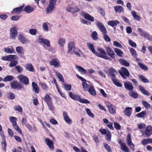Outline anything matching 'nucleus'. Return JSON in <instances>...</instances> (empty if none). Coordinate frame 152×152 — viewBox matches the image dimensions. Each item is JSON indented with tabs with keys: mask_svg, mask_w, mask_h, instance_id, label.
<instances>
[{
	"mask_svg": "<svg viewBox=\"0 0 152 152\" xmlns=\"http://www.w3.org/2000/svg\"><path fill=\"white\" fill-rule=\"evenodd\" d=\"M45 140L46 143L48 146L51 149H53V145L52 141L47 138H45Z\"/></svg>",
	"mask_w": 152,
	"mask_h": 152,
	"instance_id": "obj_24",
	"label": "nucleus"
},
{
	"mask_svg": "<svg viewBox=\"0 0 152 152\" xmlns=\"http://www.w3.org/2000/svg\"><path fill=\"white\" fill-rule=\"evenodd\" d=\"M17 58V56L16 55H10L2 57L1 58V59L3 60L12 61L16 59Z\"/></svg>",
	"mask_w": 152,
	"mask_h": 152,
	"instance_id": "obj_6",
	"label": "nucleus"
},
{
	"mask_svg": "<svg viewBox=\"0 0 152 152\" xmlns=\"http://www.w3.org/2000/svg\"><path fill=\"white\" fill-rule=\"evenodd\" d=\"M26 67L27 70L28 71L33 72L34 71V69L31 64H27Z\"/></svg>",
	"mask_w": 152,
	"mask_h": 152,
	"instance_id": "obj_37",
	"label": "nucleus"
},
{
	"mask_svg": "<svg viewBox=\"0 0 152 152\" xmlns=\"http://www.w3.org/2000/svg\"><path fill=\"white\" fill-rule=\"evenodd\" d=\"M112 80L113 83L115 86L119 87H121L122 86V84H121L119 81L117 79L112 78Z\"/></svg>",
	"mask_w": 152,
	"mask_h": 152,
	"instance_id": "obj_44",
	"label": "nucleus"
},
{
	"mask_svg": "<svg viewBox=\"0 0 152 152\" xmlns=\"http://www.w3.org/2000/svg\"><path fill=\"white\" fill-rule=\"evenodd\" d=\"M138 31L139 32L141 36L146 37L148 36V34L147 32L142 31L141 28H138Z\"/></svg>",
	"mask_w": 152,
	"mask_h": 152,
	"instance_id": "obj_35",
	"label": "nucleus"
},
{
	"mask_svg": "<svg viewBox=\"0 0 152 152\" xmlns=\"http://www.w3.org/2000/svg\"><path fill=\"white\" fill-rule=\"evenodd\" d=\"M37 41L38 42L44 44L48 47H50V42L47 39L39 37L38 38Z\"/></svg>",
	"mask_w": 152,
	"mask_h": 152,
	"instance_id": "obj_8",
	"label": "nucleus"
},
{
	"mask_svg": "<svg viewBox=\"0 0 152 152\" xmlns=\"http://www.w3.org/2000/svg\"><path fill=\"white\" fill-rule=\"evenodd\" d=\"M23 6H21L19 7L15 8L13 9V10L11 12L12 13H14V12L17 13L18 14H19L23 11Z\"/></svg>",
	"mask_w": 152,
	"mask_h": 152,
	"instance_id": "obj_33",
	"label": "nucleus"
},
{
	"mask_svg": "<svg viewBox=\"0 0 152 152\" xmlns=\"http://www.w3.org/2000/svg\"><path fill=\"white\" fill-rule=\"evenodd\" d=\"M66 10L68 12L71 13L76 12L80 11V9L79 8L77 7H74L71 5H69L67 6L66 8Z\"/></svg>",
	"mask_w": 152,
	"mask_h": 152,
	"instance_id": "obj_13",
	"label": "nucleus"
},
{
	"mask_svg": "<svg viewBox=\"0 0 152 152\" xmlns=\"http://www.w3.org/2000/svg\"><path fill=\"white\" fill-rule=\"evenodd\" d=\"M107 52L108 55L112 58H115L114 53L110 48L109 47H107L105 48Z\"/></svg>",
	"mask_w": 152,
	"mask_h": 152,
	"instance_id": "obj_18",
	"label": "nucleus"
},
{
	"mask_svg": "<svg viewBox=\"0 0 152 152\" xmlns=\"http://www.w3.org/2000/svg\"><path fill=\"white\" fill-rule=\"evenodd\" d=\"M15 129L20 134H21L22 133V131L19 127L17 125V124L13 125Z\"/></svg>",
	"mask_w": 152,
	"mask_h": 152,
	"instance_id": "obj_56",
	"label": "nucleus"
},
{
	"mask_svg": "<svg viewBox=\"0 0 152 152\" xmlns=\"http://www.w3.org/2000/svg\"><path fill=\"white\" fill-rule=\"evenodd\" d=\"M82 15L85 19L88 21L93 22L94 20V18L88 13L83 12H82Z\"/></svg>",
	"mask_w": 152,
	"mask_h": 152,
	"instance_id": "obj_17",
	"label": "nucleus"
},
{
	"mask_svg": "<svg viewBox=\"0 0 152 152\" xmlns=\"http://www.w3.org/2000/svg\"><path fill=\"white\" fill-rule=\"evenodd\" d=\"M124 85L125 88L127 90L132 91L133 89V86L130 82H125L124 83Z\"/></svg>",
	"mask_w": 152,
	"mask_h": 152,
	"instance_id": "obj_25",
	"label": "nucleus"
},
{
	"mask_svg": "<svg viewBox=\"0 0 152 152\" xmlns=\"http://www.w3.org/2000/svg\"><path fill=\"white\" fill-rule=\"evenodd\" d=\"M66 39L63 38H59L58 40V43L59 45L63 47L65 43Z\"/></svg>",
	"mask_w": 152,
	"mask_h": 152,
	"instance_id": "obj_39",
	"label": "nucleus"
},
{
	"mask_svg": "<svg viewBox=\"0 0 152 152\" xmlns=\"http://www.w3.org/2000/svg\"><path fill=\"white\" fill-rule=\"evenodd\" d=\"M129 95L130 96L134 97L135 98H137L138 96V95L137 93L133 91H130L129 93Z\"/></svg>",
	"mask_w": 152,
	"mask_h": 152,
	"instance_id": "obj_49",
	"label": "nucleus"
},
{
	"mask_svg": "<svg viewBox=\"0 0 152 152\" xmlns=\"http://www.w3.org/2000/svg\"><path fill=\"white\" fill-rule=\"evenodd\" d=\"M14 78V77L12 75H7L6 76L3 80V81L4 82L7 81H11Z\"/></svg>",
	"mask_w": 152,
	"mask_h": 152,
	"instance_id": "obj_46",
	"label": "nucleus"
},
{
	"mask_svg": "<svg viewBox=\"0 0 152 152\" xmlns=\"http://www.w3.org/2000/svg\"><path fill=\"white\" fill-rule=\"evenodd\" d=\"M18 77L20 82H23L25 85L28 84L29 83L28 78L22 74L19 75Z\"/></svg>",
	"mask_w": 152,
	"mask_h": 152,
	"instance_id": "obj_9",
	"label": "nucleus"
},
{
	"mask_svg": "<svg viewBox=\"0 0 152 152\" xmlns=\"http://www.w3.org/2000/svg\"><path fill=\"white\" fill-rule=\"evenodd\" d=\"M118 142L120 145L121 149L124 152H129V148L126 146L125 143L122 142L121 140H119Z\"/></svg>",
	"mask_w": 152,
	"mask_h": 152,
	"instance_id": "obj_7",
	"label": "nucleus"
},
{
	"mask_svg": "<svg viewBox=\"0 0 152 152\" xmlns=\"http://www.w3.org/2000/svg\"><path fill=\"white\" fill-rule=\"evenodd\" d=\"M132 112V109L131 107H127L124 111V113L125 115L129 117L131 116Z\"/></svg>",
	"mask_w": 152,
	"mask_h": 152,
	"instance_id": "obj_26",
	"label": "nucleus"
},
{
	"mask_svg": "<svg viewBox=\"0 0 152 152\" xmlns=\"http://www.w3.org/2000/svg\"><path fill=\"white\" fill-rule=\"evenodd\" d=\"M106 105L111 114H113L115 113L116 107L114 105L108 102L106 103Z\"/></svg>",
	"mask_w": 152,
	"mask_h": 152,
	"instance_id": "obj_12",
	"label": "nucleus"
},
{
	"mask_svg": "<svg viewBox=\"0 0 152 152\" xmlns=\"http://www.w3.org/2000/svg\"><path fill=\"white\" fill-rule=\"evenodd\" d=\"M10 86L13 89L17 88L20 89L23 88L21 85H20L17 81H13L10 83Z\"/></svg>",
	"mask_w": 152,
	"mask_h": 152,
	"instance_id": "obj_14",
	"label": "nucleus"
},
{
	"mask_svg": "<svg viewBox=\"0 0 152 152\" xmlns=\"http://www.w3.org/2000/svg\"><path fill=\"white\" fill-rule=\"evenodd\" d=\"M18 64L17 61H11L9 64V66L10 67H13L15 66Z\"/></svg>",
	"mask_w": 152,
	"mask_h": 152,
	"instance_id": "obj_61",
	"label": "nucleus"
},
{
	"mask_svg": "<svg viewBox=\"0 0 152 152\" xmlns=\"http://www.w3.org/2000/svg\"><path fill=\"white\" fill-rule=\"evenodd\" d=\"M118 72L120 75L124 78H126V77H128L130 75L128 70L125 67H122L120 69L118 70Z\"/></svg>",
	"mask_w": 152,
	"mask_h": 152,
	"instance_id": "obj_3",
	"label": "nucleus"
},
{
	"mask_svg": "<svg viewBox=\"0 0 152 152\" xmlns=\"http://www.w3.org/2000/svg\"><path fill=\"white\" fill-rule=\"evenodd\" d=\"M51 98L50 97V95L48 94H46L44 97V100L46 102L48 107H50L51 106Z\"/></svg>",
	"mask_w": 152,
	"mask_h": 152,
	"instance_id": "obj_22",
	"label": "nucleus"
},
{
	"mask_svg": "<svg viewBox=\"0 0 152 152\" xmlns=\"http://www.w3.org/2000/svg\"><path fill=\"white\" fill-rule=\"evenodd\" d=\"M119 61L121 64L126 66H128L129 65V63L125 60L121 59L119 60Z\"/></svg>",
	"mask_w": 152,
	"mask_h": 152,
	"instance_id": "obj_41",
	"label": "nucleus"
},
{
	"mask_svg": "<svg viewBox=\"0 0 152 152\" xmlns=\"http://www.w3.org/2000/svg\"><path fill=\"white\" fill-rule=\"evenodd\" d=\"M146 115V112L145 111H142L141 113L137 114V116L138 117L142 118L145 117Z\"/></svg>",
	"mask_w": 152,
	"mask_h": 152,
	"instance_id": "obj_58",
	"label": "nucleus"
},
{
	"mask_svg": "<svg viewBox=\"0 0 152 152\" xmlns=\"http://www.w3.org/2000/svg\"><path fill=\"white\" fill-rule=\"evenodd\" d=\"M82 15L85 19L88 21L93 22L94 20V18L88 13L83 12H82Z\"/></svg>",
	"mask_w": 152,
	"mask_h": 152,
	"instance_id": "obj_16",
	"label": "nucleus"
},
{
	"mask_svg": "<svg viewBox=\"0 0 152 152\" xmlns=\"http://www.w3.org/2000/svg\"><path fill=\"white\" fill-rule=\"evenodd\" d=\"M138 87L139 90L142 94L146 96L149 95L150 93L146 90L143 86L139 85Z\"/></svg>",
	"mask_w": 152,
	"mask_h": 152,
	"instance_id": "obj_23",
	"label": "nucleus"
},
{
	"mask_svg": "<svg viewBox=\"0 0 152 152\" xmlns=\"http://www.w3.org/2000/svg\"><path fill=\"white\" fill-rule=\"evenodd\" d=\"M115 11L116 12L121 13L124 12V10L123 7L117 5L114 7Z\"/></svg>",
	"mask_w": 152,
	"mask_h": 152,
	"instance_id": "obj_31",
	"label": "nucleus"
},
{
	"mask_svg": "<svg viewBox=\"0 0 152 152\" xmlns=\"http://www.w3.org/2000/svg\"><path fill=\"white\" fill-rule=\"evenodd\" d=\"M96 25L99 30L103 34H106L107 31L104 26L103 23L99 21L96 22Z\"/></svg>",
	"mask_w": 152,
	"mask_h": 152,
	"instance_id": "obj_5",
	"label": "nucleus"
},
{
	"mask_svg": "<svg viewBox=\"0 0 152 152\" xmlns=\"http://www.w3.org/2000/svg\"><path fill=\"white\" fill-rule=\"evenodd\" d=\"M88 92L93 96H94L96 94V93L95 90L93 87L91 86L87 90Z\"/></svg>",
	"mask_w": 152,
	"mask_h": 152,
	"instance_id": "obj_45",
	"label": "nucleus"
},
{
	"mask_svg": "<svg viewBox=\"0 0 152 152\" xmlns=\"http://www.w3.org/2000/svg\"><path fill=\"white\" fill-rule=\"evenodd\" d=\"M23 10L27 13H29L34 11V9L32 7L28 6L24 8Z\"/></svg>",
	"mask_w": 152,
	"mask_h": 152,
	"instance_id": "obj_36",
	"label": "nucleus"
},
{
	"mask_svg": "<svg viewBox=\"0 0 152 152\" xmlns=\"http://www.w3.org/2000/svg\"><path fill=\"white\" fill-rule=\"evenodd\" d=\"M63 115L64 120L66 123L69 124L72 123V121L71 119L69 118L66 112H64Z\"/></svg>",
	"mask_w": 152,
	"mask_h": 152,
	"instance_id": "obj_20",
	"label": "nucleus"
},
{
	"mask_svg": "<svg viewBox=\"0 0 152 152\" xmlns=\"http://www.w3.org/2000/svg\"><path fill=\"white\" fill-rule=\"evenodd\" d=\"M142 102L143 104L146 108L148 109L150 107V104L146 101H142Z\"/></svg>",
	"mask_w": 152,
	"mask_h": 152,
	"instance_id": "obj_62",
	"label": "nucleus"
},
{
	"mask_svg": "<svg viewBox=\"0 0 152 152\" xmlns=\"http://www.w3.org/2000/svg\"><path fill=\"white\" fill-rule=\"evenodd\" d=\"M129 50L132 56L134 58L136 57L137 53L136 51L132 48H130Z\"/></svg>",
	"mask_w": 152,
	"mask_h": 152,
	"instance_id": "obj_54",
	"label": "nucleus"
},
{
	"mask_svg": "<svg viewBox=\"0 0 152 152\" xmlns=\"http://www.w3.org/2000/svg\"><path fill=\"white\" fill-rule=\"evenodd\" d=\"M18 34V32L16 27H13L10 29V37L11 39H15L17 36Z\"/></svg>",
	"mask_w": 152,
	"mask_h": 152,
	"instance_id": "obj_4",
	"label": "nucleus"
},
{
	"mask_svg": "<svg viewBox=\"0 0 152 152\" xmlns=\"http://www.w3.org/2000/svg\"><path fill=\"white\" fill-rule=\"evenodd\" d=\"M111 134L110 132L107 130L105 136L106 140L108 141H110L111 140Z\"/></svg>",
	"mask_w": 152,
	"mask_h": 152,
	"instance_id": "obj_47",
	"label": "nucleus"
},
{
	"mask_svg": "<svg viewBox=\"0 0 152 152\" xmlns=\"http://www.w3.org/2000/svg\"><path fill=\"white\" fill-rule=\"evenodd\" d=\"M138 64L141 69L145 71H147L148 70V68L145 65L140 62L138 63Z\"/></svg>",
	"mask_w": 152,
	"mask_h": 152,
	"instance_id": "obj_53",
	"label": "nucleus"
},
{
	"mask_svg": "<svg viewBox=\"0 0 152 152\" xmlns=\"http://www.w3.org/2000/svg\"><path fill=\"white\" fill-rule=\"evenodd\" d=\"M72 86L71 85L64 84V88L67 91H70L71 89Z\"/></svg>",
	"mask_w": 152,
	"mask_h": 152,
	"instance_id": "obj_63",
	"label": "nucleus"
},
{
	"mask_svg": "<svg viewBox=\"0 0 152 152\" xmlns=\"http://www.w3.org/2000/svg\"><path fill=\"white\" fill-rule=\"evenodd\" d=\"M114 51L119 56H123L124 53L121 50L117 48H115L114 49Z\"/></svg>",
	"mask_w": 152,
	"mask_h": 152,
	"instance_id": "obj_40",
	"label": "nucleus"
},
{
	"mask_svg": "<svg viewBox=\"0 0 152 152\" xmlns=\"http://www.w3.org/2000/svg\"><path fill=\"white\" fill-rule=\"evenodd\" d=\"M76 68L81 73V74L84 75L86 73V70L83 67L78 65L76 66Z\"/></svg>",
	"mask_w": 152,
	"mask_h": 152,
	"instance_id": "obj_27",
	"label": "nucleus"
},
{
	"mask_svg": "<svg viewBox=\"0 0 152 152\" xmlns=\"http://www.w3.org/2000/svg\"><path fill=\"white\" fill-rule=\"evenodd\" d=\"M145 134L147 137H148L152 134V126L151 125L148 126L145 130Z\"/></svg>",
	"mask_w": 152,
	"mask_h": 152,
	"instance_id": "obj_21",
	"label": "nucleus"
},
{
	"mask_svg": "<svg viewBox=\"0 0 152 152\" xmlns=\"http://www.w3.org/2000/svg\"><path fill=\"white\" fill-rule=\"evenodd\" d=\"M97 33L96 31H94L91 34L92 38L94 40H97L98 39L97 37Z\"/></svg>",
	"mask_w": 152,
	"mask_h": 152,
	"instance_id": "obj_60",
	"label": "nucleus"
},
{
	"mask_svg": "<svg viewBox=\"0 0 152 152\" xmlns=\"http://www.w3.org/2000/svg\"><path fill=\"white\" fill-rule=\"evenodd\" d=\"M138 77L141 81L144 83H148L149 80L145 77L142 75H138Z\"/></svg>",
	"mask_w": 152,
	"mask_h": 152,
	"instance_id": "obj_42",
	"label": "nucleus"
},
{
	"mask_svg": "<svg viewBox=\"0 0 152 152\" xmlns=\"http://www.w3.org/2000/svg\"><path fill=\"white\" fill-rule=\"evenodd\" d=\"M131 14L134 18L137 21H139L140 20V17L138 15L136 14V12L134 11H132Z\"/></svg>",
	"mask_w": 152,
	"mask_h": 152,
	"instance_id": "obj_43",
	"label": "nucleus"
},
{
	"mask_svg": "<svg viewBox=\"0 0 152 152\" xmlns=\"http://www.w3.org/2000/svg\"><path fill=\"white\" fill-rule=\"evenodd\" d=\"M120 22L117 20H110L108 22L107 24L108 25L112 27L115 26L117 24H119Z\"/></svg>",
	"mask_w": 152,
	"mask_h": 152,
	"instance_id": "obj_28",
	"label": "nucleus"
},
{
	"mask_svg": "<svg viewBox=\"0 0 152 152\" xmlns=\"http://www.w3.org/2000/svg\"><path fill=\"white\" fill-rule=\"evenodd\" d=\"M50 64L56 67L60 66L59 61L57 58H54L49 62Z\"/></svg>",
	"mask_w": 152,
	"mask_h": 152,
	"instance_id": "obj_15",
	"label": "nucleus"
},
{
	"mask_svg": "<svg viewBox=\"0 0 152 152\" xmlns=\"http://www.w3.org/2000/svg\"><path fill=\"white\" fill-rule=\"evenodd\" d=\"M18 38L20 42L23 44H25L27 43H28L29 41L28 39H26L24 36L22 34H19Z\"/></svg>",
	"mask_w": 152,
	"mask_h": 152,
	"instance_id": "obj_11",
	"label": "nucleus"
},
{
	"mask_svg": "<svg viewBox=\"0 0 152 152\" xmlns=\"http://www.w3.org/2000/svg\"><path fill=\"white\" fill-rule=\"evenodd\" d=\"M87 45L88 49L91 50L94 54L95 53L96 51L95 50L94 48V44L92 43H88L87 44Z\"/></svg>",
	"mask_w": 152,
	"mask_h": 152,
	"instance_id": "obj_29",
	"label": "nucleus"
},
{
	"mask_svg": "<svg viewBox=\"0 0 152 152\" xmlns=\"http://www.w3.org/2000/svg\"><path fill=\"white\" fill-rule=\"evenodd\" d=\"M56 0H49V4L47 8L46 12L49 14L52 12L55 8Z\"/></svg>",
	"mask_w": 152,
	"mask_h": 152,
	"instance_id": "obj_2",
	"label": "nucleus"
},
{
	"mask_svg": "<svg viewBox=\"0 0 152 152\" xmlns=\"http://www.w3.org/2000/svg\"><path fill=\"white\" fill-rule=\"evenodd\" d=\"M126 142L128 145L133 150H134V145L132 141L131 134H128L126 137Z\"/></svg>",
	"mask_w": 152,
	"mask_h": 152,
	"instance_id": "obj_10",
	"label": "nucleus"
},
{
	"mask_svg": "<svg viewBox=\"0 0 152 152\" xmlns=\"http://www.w3.org/2000/svg\"><path fill=\"white\" fill-rule=\"evenodd\" d=\"M141 142L142 144L144 145L148 143H152V139L148 138L144 139L141 141Z\"/></svg>",
	"mask_w": 152,
	"mask_h": 152,
	"instance_id": "obj_30",
	"label": "nucleus"
},
{
	"mask_svg": "<svg viewBox=\"0 0 152 152\" xmlns=\"http://www.w3.org/2000/svg\"><path fill=\"white\" fill-rule=\"evenodd\" d=\"M14 109L16 111H18L19 112H21L22 111V108L20 105H17L14 107Z\"/></svg>",
	"mask_w": 152,
	"mask_h": 152,
	"instance_id": "obj_64",
	"label": "nucleus"
},
{
	"mask_svg": "<svg viewBox=\"0 0 152 152\" xmlns=\"http://www.w3.org/2000/svg\"><path fill=\"white\" fill-rule=\"evenodd\" d=\"M16 51L18 53H21L23 51V48L20 46H18L16 47Z\"/></svg>",
	"mask_w": 152,
	"mask_h": 152,
	"instance_id": "obj_51",
	"label": "nucleus"
},
{
	"mask_svg": "<svg viewBox=\"0 0 152 152\" xmlns=\"http://www.w3.org/2000/svg\"><path fill=\"white\" fill-rule=\"evenodd\" d=\"M98 52L95 51L94 54L97 56L106 60H109L110 58L107 56L105 50L102 48L99 47L97 49Z\"/></svg>",
	"mask_w": 152,
	"mask_h": 152,
	"instance_id": "obj_1",
	"label": "nucleus"
},
{
	"mask_svg": "<svg viewBox=\"0 0 152 152\" xmlns=\"http://www.w3.org/2000/svg\"><path fill=\"white\" fill-rule=\"evenodd\" d=\"M42 28L43 30L47 32L49 30L48 24L46 23H44L42 24Z\"/></svg>",
	"mask_w": 152,
	"mask_h": 152,
	"instance_id": "obj_55",
	"label": "nucleus"
},
{
	"mask_svg": "<svg viewBox=\"0 0 152 152\" xmlns=\"http://www.w3.org/2000/svg\"><path fill=\"white\" fill-rule=\"evenodd\" d=\"M29 33L31 35H35L37 33V30L35 28H31L29 30Z\"/></svg>",
	"mask_w": 152,
	"mask_h": 152,
	"instance_id": "obj_52",
	"label": "nucleus"
},
{
	"mask_svg": "<svg viewBox=\"0 0 152 152\" xmlns=\"http://www.w3.org/2000/svg\"><path fill=\"white\" fill-rule=\"evenodd\" d=\"M69 95L70 97L73 100L76 101H78L80 99V96L79 95L73 94L72 92H69Z\"/></svg>",
	"mask_w": 152,
	"mask_h": 152,
	"instance_id": "obj_32",
	"label": "nucleus"
},
{
	"mask_svg": "<svg viewBox=\"0 0 152 152\" xmlns=\"http://www.w3.org/2000/svg\"><path fill=\"white\" fill-rule=\"evenodd\" d=\"M110 75L113 78H114L115 75L117 74V72L115 69L113 68H110L109 71Z\"/></svg>",
	"mask_w": 152,
	"mask_h": 152,
	"instance_id": "obj_34",
	"label": "nucleus"
},
{
	"mask_svg": "<svg viewBox=\"0 0 152 152\" xmlns=\"http://www.w3.org/2000/svg\"><path fill=\"white\" fill-rule=\"evenodd\" d=\"M4 51L5 53H12L14 52V50L12 47L11 48H5Z\"/></svg>",
	"mask_w": 152,
	"mask_h": 152,
	"instance_id": "obj_50",
	"label": "nucleus"
},
{
	"mask_svg": "<svg viewBox=\"0 0 152 152\" xmlns=\"http://www.w3.org/2000/svg\"><path fill=\"white\" fill-rule=\"evenodd\" d=\"M55 74L57 76L58 78L60 80V81L62 82H64V80L62 75L60 73L56 71Z\"/></svg>",
	"mask_w": 152,
	"mask_h": 152,
	"instance_id": "obj_48",
	"label": "nucleus"
},
{
	"mask_svg": "<svg viewBox=\"0 0 152 152\" xmlns=\"http://www.w3.org/2000/svg\"><path fill=\"white\" fill-rule=\"evenodd\" d=\"M75 45L74 43L72 42H69L68 44V48L69 53H72L74 50Z\"/></svg>",
	"mask_w": 152,
	"mask_h": 152,
	"instance_id": "obj_19",
	"label": "nucleus"
},
{
	"mask_svg": "<svg viewBox=\"0 0 152 152\" xmlns=\"http://www.w3.org/2000/svg\"><path fill=\"white\" fill-rule=\"evenodd\" d=\"M32 86L34 91L36 93H38L39 92V88L37 84L34 82H33Z\"/></svg>",
	"mask_w": 152,
	"mask_h": 152,
	"instance_id": "obj_38",
	"label": "nucleus"
},
{
	"mask_svg": "<svg viewBox=\"0 0 152 152\" xmlns=\"http://www.w3.org/2000/svg\"><path fill=\"white\" fill-rule=\"evenodd\" d=\"M2 149L5 151L6 150L7 144L5 139L3 138L2 142H1Z\"/></svg>",
	"mask_w": 152,
	"mask_h": 152,
	"instance_id": "obj_57",
	"label": "nucleus"
},
{
	"mask_svg": "<svg viewBox=\"0 0 152 152\" xmlns=\"http://www.w3.org/2000/svg\"><path fill=\"white\" fill-rule=\"evenodd\" d=\"M82 86L85 91H87L91 86H89L86 83L83 82L82 83Z\"/></svg>",
	"mask_w": 152,
	"mask_h": 152,
	"instance_id": "obj_59",
	"label": "nucleus"
}]
</instances>
